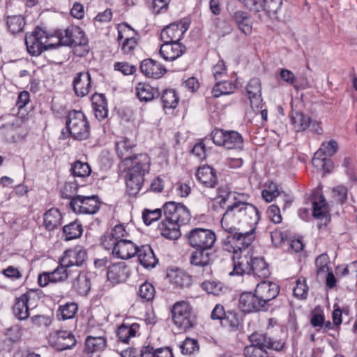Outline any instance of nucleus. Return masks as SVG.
I'll use <instances>...</instances> for the list:
<instances>
[{"label": "nucleus", "instance_id": "36", "mask_svg": "<svg viewBox=\"0 0 357 357\" xmlns=\"http://www.w3.org/2000/svg\"><path fill=\"white\" fill-rule=\"evenodd\" d=\"M139 330V324L133 323L132 324L123 323L117 331V336L119 340L128 343L130 338L137 335Z\"/></svg>", "mask_w": 357, "mask_h": 357}, {"label": "nucleus", "instance_id": "22", "mask_svg": "<svg viewBox=\"0 0 357 357\" xmlns=\"http://www.w3.org/2000/svg\"><path fill=\"white\" fill-rule=\"evenodd\" d=\"M246 91L252 109H259L262 102L261 84L259 78H252L246 86Z\"/></svg>", "mask_w": 357, "mask_h": 357}, {"label": "nucleus", "instance_id": "10", "mask_svg": "<svg viewBox=\"0 0 357 357\" xmlns=\"http://www.w3.org/2000/svg\"><path fill=\"white\" fill-rule=\"evenodd\" d=\"M163 214L165 219L184 225L190 220V213L188 208L181 203L168 202L163 206Z\"/></svg>", "mask_w": 357, "mask_h": 357}, {"label": "nucleus", "instance_id": "28", "mask_svg": "<svg viewBox=\"0 0 357 357\" xmlns=\"http://www.w3.org/2000/svg\"><path fill=\"white\" fill-rule=\"evenodd\" d=\"M180 225H181L175 222L164 218L159 224L158 229L163 237L171 240H176L178 239L181 234Z\"/></svg>", "mask_w": 357, "mask_h": 357}, {"label": "nucleus", "instance_id": "4", "mask_svg": "<svg viewBox=\"0 0 357 357\" xmlns=\"http://www.w3.org/2000/svg\"><path fill=\"white\" fill-rule=\"evenodd\" d=\"M174 324L181 330L186 331L193 327L195 315L190 304L184 301L175 303L171 308Z\"/></svg>", "mask_w": 357, "mask_h": 357}, {"label": "nucleus", "instance_id": "14", "mask_svg": "<svg viewBox=\"0 0 357 357\" xmlns=\"http://www.w3.org/2000/svg\"><path fill=\"white\" fill-rule=\"evenodd\" d=\"M135 146V142L128 137H121L116 142V153L121 159V167L133 165V161L138 155H131L132 150Z\"/></svg>", "mask_w": 357, "mask_h": 357}, {"label": "nucleus", "instance_id": "55", "mask_svg": "<svg viewBox=\"0 0 357 357\" xmlns=\"http://www.w3.org/2000/svg\"><path fill=\"white\" fill-rule=\"evenodd\" d=\"M155 288L149 282H145L140 285L138 294L142 299L146 301H149L153 299L155 296Z\"/></svg>", "mask_w": 357, "mask_h": 357}, {"label": "nucleus", "instance_id": "34", "mask_svg": "<svg viewBox=\"0 0 357 357\" xmlns=\"http://www.w3.org/2000/svg\"><path fill=\"white\" fill-rule=\"evenodd\" d=\"M106 347V338L103 335L98 336L89 335L85 340L84 351L87 354H93L102 351Z\"/></svg>", "mask_w": 357, "mask_h": 357}, {"label": "nucleus", "instance_id": "16", "mask_svg": "<svg viewBox=\"0 0 357 357\" xmlns=\"http://www.w3.org/2000/svg\"><path fill=\"white\" fill-rule=\"evenodd\" d=\"M255 291L261 299L260 301L268 309L270 302L279 294L280 287L275 282L263 280L257 284Z\"/></svg>", "mask_w": 357, "mask_h": 357}, {"label": "nucleus", "instance_id": "13", "mask_svg": "<svg viewBox=\"0 0 357 357\" xmlns=\"http://www.w3.org/2000/svg\"><path fill=\"white\" fill-rule=\"evenodd\" d=\"M260 300L255 291L254 294L251 292H243L239 297L238 306L240 309L245 313L268 310Z\"/></svg>", "mask_w": 357, "mask_h": 357}, {"label": "nucleus", "instance_id": "50", "mask_svg": "<svg viewBox=\"0 0 357 357\" xmlns=\"http://www.w3.org/2000/svg\"><path fill=\"white\" fill-rule=\"evenodd\" d=\"M24 18L22 15H13L8 17V28L13 34L21 32L24 29Z\"/></svg>", "mask_w": 357, "mask_h": 357}, {"label": "nucleus", "instance_id": "53", "mask_svg": "<svg viewBox=\"0 0 357 357\" xmlns=\"http://www.w3.org/2000/svg\"><path fill=\"white\" fill-rule=\"evenodd\" d=\"M325 316L324 311L319 308H314L310 313V324L319 331L324 324Z\"/></svg>", "mask_w": 357, "mask_h": 357}, {"label": "nucleus", "instance_id": "31", "mask_svg": "<svg viewBox=\"0 0 357 357\" xmlns=\"http://www.w3.org/2000/svg\"><path fill=\"white\" fill-rule=\"evenodd\" d=\"M136 96L140 101L149 102L159 96V91L147 83L139 82L135 86Z\"/></svg>", "mask_w": 357, "mask_h": 357}, {"label": "nucleus", "instance_id": "52", "mask_svg": "<svg viewBox=\"0 0 357 357\" xmlns=\"http://www.w3.org/2000/svg\"><path fill=\"white\" fill-rule=\"evenodd\" d=\"M71 170L74 176L80 178L88 177L91 172L89 165L87 162H83L79 160L74 162Z\"/></svg>", "mask_w": 357, "mask_h": 357}, {"label": "nucleus", "instance_id": "48", "mask_svg": "<svg viewBox=\"0 0 357 357\" xmlns=\"http://www.w3.org/2000/svg\"><path fill=\"white\" fill-rule=\"evenodd\" d=\"M252 271L259 278H267L270 273L265 261L262 258L252 257Z\"/></svg>", "mask_w": 357, "mask_h": 357}, {"label": "nucleus", "instance_id": "33", "mask_svg": "<svg viewBox=\"0 0 357 357\" xmlns=\"http://www.w3.org/2000/svg\"><path fill=\"white\" fill-rule=\"evenodd\" d=\"M92 105L94 115L97 119L102 121L107 117V105L103 94L95 93L92 97Z\"/></svg>", "mask_w": 357, "mask_h": 357}, {"label": "nucleus", "instance_id": "64", "mask_svg": "<svg viewBox=\"0 0 357 357\" xmlns=\"http://www.w3.org/2000/svg\"><path fill=\"white\" fill-rule=\"evenodd\" d=\"M114 67L115 70L120 71L124 75H132L136 70L135 66L127 62H116Z\"/></svg>", "mask_w": 357, "mask_h": 357}, {"label": "nucleus", "instance_id": "26", "mask_svg": "<svg viewBox=\"0 0 357 357\" xmlns=\"http://www.w3.org/2000/svg\"><path fill=\"white\" fill-rule=\"evenodd\" d=\"M250 340L259 347L266 349H270L275 351H281L284 347V344L278 340H275L268 337L266 334H252L250 336Z\"/></svg>", "mask_w": 357, "mask_h": 357}, {"label": "nucleus", "instance_id": "3", "mask_svg": "<svg viewBox=\"0 0 357 357\" xmlns=\"http://www.w3.org/2000/svg\"><path fill=\"white\" fill-rule=\"evenodd\" d=\"M66 127L73 138L84 140L89 137L90 126L82 111L72 110L68 112Z\"/></svg>", "mask_w": 357, "mask_h": 357}, {"label": "nucleus", "instance_id": "21", "mask_svg": "<svg viewBox=\"0 0 357 357\" xmlns=\"http://www.w3.org/2000/svg\"><path fill=\"white\" fill-rule=\"evenodd\" d=\"M75 93L78 97L87 96L91 90V77L88 71L77 73L73 82Z\"/></svg>", "mask_w": 357, "mask_h": 357}, {"label": "nucleus", "instance_id": "1", "mask_svg": "<svg viewBox=\"0 0 357 357\" xmlns=\"http://www.w3.org/2000/svg\"><path fill=\"white\" fill-rule=\"evenodd\" d=\"M218 194L215 202L222 208H226L220 222L226 231L232 233L241 229L255 230L259 215L255 206L238 199L236 192L229 191L227 187L219 188Z\"/></svg>", "mask_w": 357, "mask_h": 357}, {"label": "nucleus", "instance_id": "51", "mask_svg": "<svg viewBox=\"0 0 357 357\" xmlns=\"http://www.w3.org/2000/svg\"><path fill=\"white\" fill-rule=\"evenodd\" d=\"M225 326L230 328L231 330H238L241 326V317L235 311L227 312L226 316L223 321Z\"/></svg>", "mask_w": 357, "mask_h": 357}, {"label": "nucleus", "instance_id": "8", "mask_svg": "<svg viewBox=\"0 0 357 357\" xmlns=\"http://www.w3.org/2000/svg\"><path fill=\"white\" fill-rule=\"evenodd\" d=\"M98 196L77 195L70 202V208L77 214L93 215L100 208Z\"/></svg>", "mask_w": 357, "mask_h": 357}, {"label": "nucleus", "instance_id": "42", "mask_svg": "<svg viewBox=\"0 0 357 357\" xmlns=\"http://www.w3.org/2000/svg\"><path fill=\"white\" fill-rule=\"evenodd\" d=\"M73 273H77V269H69L63 266L62 261H59V265L52 272H50L52 277V282H63L69 277L73 276Z\"/></svg>", "mask_w": 357, "mask_h": 357}, {"label": "nucleus", "instance_id": "5", "mask_svg": "<svg viewBox=\"0 0 357 357\" xmlns=\"http://www.w3.org/2000/svg\"><path fill=\"white\" fill-rule=\"evenodd\" d=\"M255 230L251 229H241L235 230L231 235L228 236L227 243H225L224 249L234 255L241 253L245 250L255 239Z\"/></svg>", "mask_w": 357, "mask_h": 357}, {"label": "nucleus", "instance_id": "45", "mask_svg": "<svg viewBox=\"0 0 357 357\" xmlns=\"http://www.w3.org/2000/svg\"><path fill=\"white\" fill-rule=\"evenodd\" d=\"M77 311L78 305L75 302H68L59 307L57 317L62 320L71 319L75 317Z\"/></svg>", "mask_w": 357, "mask_h": 357}, {"label": "nucleus", "instance_id": "37", "mask_svg": "<svg viewBox=\"0 0 357 357\" xmlns=\"http://www.w3.org/2000/svg\"><path fill=\"white\" fill-rule=\"evenodd\" d=\"M233 19L236 23L238 29L245 35H250L252 30V22L248 15L241 10L235 12Z\"/></svg>", "mask_w": 357, "mask_h": 357}, {"label": "nucleus", "instance_id": "17", "mask_svg": "<svg viewBox=\"0 0 357 357\" xmlns=\"http://www.w3.org/2000/svg\"><path fill=\"white\" fill-rule=\"evenodd\" d=\"M49 342L57 350L63 351L75 346V336L69 331H60L50 335Z\"/></svg>", "mask_w": 357, "mask_h": 357}, {"label": "nucleus", "instance_id": "15", "mask_svg": "<svg viewBox=\"0 0 357 357\" xmlns=\"http://www.w3.org/2000/svg\"><path fill=\"white\" fill-rule=\"evenodd\" d=\"M86 257V250L82 246L77 245L66 250L59 259L60 261H62L63 266L72 269L75 266L79 267L82 266Z\"/></svg>", "mask_w": 357, "mask_h": 357}, {"label": "nucleus", "instance_id": "6", "mask_svg": "<svg viewBox=\"0 0 357 357\" xmlns=\"http://www.w3.org/2000/svg\"><path fill=\"white\" fill-rule=\"evenodd\" d=\"M214 144L227 149H243V139L240 133L234 130L216 128L211 132Z\"/></svg>", "mask_w": 357, "mask_h": 357}, {"label": "nucleus", "instance_id": "12", "mask_svg": "<svg viewBox=\"0 0 357 357\" xmlns=\"http://www.w3.org/2000/svg\"><path fill=\"white\" fill-rule=\"evenodd\" d=\"M47 40V32L39 27L36 28L31 33L26 34L25 37L28 52L32 56L40 55L45 51V44Z\"/></svg>", "mask_w": 357, "mask_h": 357}, {"label": "nucleus", "instance_id": "41", "mask_svg": "<svg viewBox=\"0 0 357 357\" xmlns=\"http://www.w3.org/2000/svg\"><path fill=\"white\" fill-rule=\"evenodd\" d=\"M77 274L73 282V289L80 295H86L91 289V282L85 273H74Z\"/></svg>", "mask_w": 357, "mask_h": 357}, {"label": "nucleus", "instance_id": "35", "mask_svg": "<svg viewBox=\"0 0 357 357\" xmlns=\"http://www.w3.org/2000/svg\"><path fill=\"white\" fill-rule=\"evenodd\" d=\"M68 33H71V39L66 38L64 45L75 47L87 44L88 40L84 33L78 26H68Z\"/></svg>", "mask_w": 357, "mask_h": 357}, {"label": "nucleus", "instance_id": "2", "mask_svg": "<svg viewBox=\"0 0 357 357\" xmlns=\"http://www.w3.org/2000/svg\"><path fill=\"white\" fill-rule=\"evenodd\" d=\"M151 159L146 153H140L135 158L133 165L123 167L126 170L127 192L130 196H135L140 191L144 176L150 170Z\"/></svg>", "mask_w": 357, "mask_h": 357}, {"label": "nucleus", "instance_id": "29", "mask_svg": "<svg viewBox=\"0 0 357 357\" xmlns=\"http://www.w3.org/2000/svg\"><path fill=\"white\" fill-rule=\"evenodd\" d=\"M137 255L139 262L145 268H153L158 263L151 247L149 245L137 246Z\"/></svg>", "mask_w": 357, "mask_h": 357}, {"label": "nucleus", "instance_id": "49", "mask_svg": "<svg viewBox=\"0 0 357 357\" xmlns=\"http://www.w3.org/2000/svg\"><path fill=\"white\" fill-rule=\"evenodd\" d=\"M165 109H174L178 103V96L173 89H165L161 97Z\"/></svg>", "mask_w": 357, "mask_h": 357}, {"label": "nucleus", "instance_id": "43", "mask_svg": "<svg viewBox=\"0 0 357 357\" xmlns=\"http://www.w3.org/2000/svg\"><path fill=\"white\" fill-rule=\"evenodd\" d=\"M167 277L173 284L180 287H188L191 283V278L180 269L170 271Z\"/></svg>", "mask_w": 357, "mask_h": 357}, {"label": "nucleus", "instance_id": "18", "mask_svg": "<svg viewBox=\"0 0 357 357\" xmlns=\"http://www.w3.org/2000/svg\"><path fill=\"white\" fill-rule=\"evenodd\" d=\"M188 29V26L185 23H172L162 30L160 38L163 43L179 42Z\"/></svg>", "mask_w": 357, "mask_h": 357}, {"label": "nucleus", "instance_id": "7", "mask_svg": "<svg viewBox=\"0 0 357 357\" xmlns=\"http://www.w3.org/2000/svg\"><path fill=\"white\" fill-rule=\"evenodd\" d=\"M190 245L195 249L211 250L216 241V235L211 229L195 228L188 234Z\"/></svg>", "mask_w": 357, "mask_h": 357}, {"label": "nucleus", "instance_id": "46", "mask_svg": "<svg viewBox=\"0 0 357 357\" xmlns=\"http://www.w3.org/2000/svg\"><path fill=\"white\" fill-rule=\"evenodd\" d=\"M236 89V85L229 81L217 82L212 89L211 93L214 98H218L222 95L232 93Z\"/></svg>", "mask_w": 357, "mask_h": 357}, {"label": "nucleus", "instance_id": "61", "mask_svg": "<svg viewBox=\"0 0 357 357\" xmlns=\"http://www.w3.org/2000/svg\"><path fill=\"white\" fill-rule=\"evenodd\" d=\"M22 125L23 121L22 119L15 118L12 122L3 125L1 129L4 134H8L9 132L15 134L17 130L22 128Z\"/></svg>", "mask_w": 357, "mask_h": 357}, {"label": "nucleus", "instance_id": "57", "mask_svg": "<svg viewBox=\"0 0 357 357\" xmlns=\"http://www.w3.org/2000/svg\"><path fill=\"white\" fill-rule=\"evenodd\" d=\"M317 266V274H325L329 271V257L326 254L319 255L315 261Z\"/></svg>", "mask_w": 357, "mask_h": 357}, {"label": "nucleus", "instance_id": "9", "mask_svg": "<svg viewBox=\"0 0 357 357\" xmlns=\"http://www.w3.org/2000/svg\"><path fill=\"white\" fill-rule=\"evenodd\" d=\"M109 241V243H102V245L107 250H112L113 256L116 258L128 259L137 253V245L129 239L119 241H115V239Z\"/></svg>", "mask_w": 357, "mask_h": 357}, {"label": "nucleus", "instance_id": "58", "mask_svg": "<svg viewBox=\"0 0 357 357\" xmlns=\"http://www.w3.org/2000/svg\"><path fill=\"white\" fill-rule=\"evenodd\" d=\"M161 217V209L154 210L144 209L142 212V218L146 225H151L153 222L158 220Z\"/></svg>", "mask_w": 357, "mask_h": 357}, {"label": "nucleus", "instance_id": "32", "mask_svg": "<svg viewBox=\"0 0 357 357\" xmlns=\"http://www.w3.org/2000/svg\"><path fill=\"white\" fill-rule=\"evenodd\" d=\"M211 250L196 249L193 251L190 257V263L191 265L205 268L210 265L211 263Z\"/></svg>", "mask_w": 357, "mask_h": 357}, {"label": "nucleus", "instance_id": "59", "mask_svg": "<svg viewBox=\"0 0 357 357\" xmlns=\"http://www.w3.org/2000/svg\"><path fill=\"white\" fill-rule=\"evenodd\" d=\"M181 352L183 354H192L199 349L197 340L191 338H186L181 345Z\"/></svg>", "mask_w": 357, "mask_h": 357}, {"label": "nucleus", "instance_id": "39", "mask_svg": "<svg viewBox=\"0 0 357 357\" xmlns=\"http://www.w3.org/2000/svg\"><path fill=\"white\" fill-rule=\"evenodd\" d=\"M312 202L314 217L320 218L326 216L328 213V204L324 195L319 193L314 194Z\"/></svg>", "mask_w": 357, "mask_h": 357}, {"label": "nucleus", "instance_id": "20", "mask_svg": "<svg viewBox=\"0 0 357 357\" xmlns=\"http://www.w3.org/2000/svg\"><path fill=\"white\" fill-rule=\"evenodd\" d=\"M240 254L241 253H238V255L233 254L234 269L233 271L230 273V275H243L247 274L248 279H254V275H250L252 272V256L250 255L242 256Z\"/></svg>", "mask_w": 357, "mask_h": 357}, {"label": "nucleus", "instance_id": "38", "mask_svg": "<svg viewBox=\"0 0 357 357\" xmlns=\"http://www.w3.org/2000/svg\"><path fill=\"white\" fill-rule=\"evenodd\" d=\"M291 123L296 132H302L309 128L310 118L301 112L292 110Z\"/></svg>", "mask_w": 357, "mask_h": 357}, {"label": "nucleus", "instance_id": "24", "mask_svg": "<svg viewBox=\"0 0 357 357\" xmlns=\"http://www.w3.org/2000/svg\"><path fill=\"white\" fill-rule=\"evenodd\" d=\"M186 50L185 46L179 42L164 43L160 49V54L165 61H174Z\"/></svg>", "mask_w": 357, "mask_h": 357}, {"label": "nucleus", "instance_id": "11", "mask_svg": "<svg viewBox=\"0 0 357 357\" xmlns=\"http://www.w3.org/2000/svg\"><path fill=\"white\" fill-rule=\"evenodd\" d=\"M38 298L34 292H26L15 299L13 312L16 318L25 320L29 317V310L36 306Z\"/></svg>", "mask_w": 357, "mask_h": 357}, {"label": "nucleus", "instance_id": "40", "mask_svg": "<svg viewBox=\"0 0 357 357\" xmlns=\"http://www.w3.org/2000/svg\"><path fill=\"white\" fill-rule=\"evenodd\" d=\"M62 216L56 208H51L44 214V225L47 230L56 229L61 223Z\"/></svg>", "mask_w": 357, "mask_h": 357}, {"label": "nucleus", "instance_id": "44", "mask_svg": "<svg viewBox=\"0 0 357 357\" xmlns=\"http://www.w3.org/2000/svg\"><path fill=\"white\" fill-rule=\"evenodd\" d=\"M130 234L126 229V227L119 224L112 229L111 235H107L103 237L102 243H109V239H115V241L127 240Z\"/></svg>", "mask_w": 357, "mask_h": 357}, {"label": "nucleus", "instance_id": "60", "mask_svg": "<svg viewBox=\"0 0 357 357\" xmlns=\"http://www.w3.org/2000/svg\"><path fill=\"white\" fill-rule=\"evenodd\" d=\"M77 190V185L73 182H67L61 190V197L64 199H70L75 197L74 195Z\"/></svg>", "mask_w": 357, "mask_h": 357}, {"label": "nucleus", "instance_id": "30", "mask_svg": "<svg viewBox=\"0 0 357 357\" xmlns=\"http://www.w3.org/2000/svg\"><path fill=\"white\" fill-rule=\"evenodd\" d=\"M197 178L208 188H213L218 180L215 170L209 166L199 167L197 171Z\"/></svg>", "mask_w": 357, "mask_h": 357}, {"label": "nucleus", "instance_id": "25", "mask_svg": "<svg viewBox=\"0 0 357 357\" xmlns=\"http://www.w3.org/2000/svg\"><path fill=\"white\" fill-rule=\"evenodd\" d=\"M140 70L144 75L153 79H158L166 73V69L162 64L151 59L142 61Z\"/></svg>", "mask_w": 357, "mask_h": 357}, {"label": "nucleus", "instance_id": "63", "mask_svg": "<svg viewBox=\"0 0 357 357\" xmlns=\"http://www.w3.org/2000/svg\"><path fill=\"white\" fill-rule=\"evenodd\" d=\"M264 11L268 15H274L280 8L282 0H264Z\"/></svg>", "mask_w": 357, "mask_h": 357}, {"label": "nucleus", "instance_id": "47", "mask_svg": "<svg viewBox=\"0 0 357 357\" xmlns=\"http://www.w3.org/2000/svg\"><path fill=\"white\" fill-rule=\"evenodd\" d=\"M82 226L77 221L70 222L63 228L65 240L70 241L79 237L82 234Z\"/></svg>", "mask_w": 357, "mask_h": 357}, {"label": "nucleus", "instance_id": "56", "mask_svg": "<svg viewBox=\"0 0 357 357\" xmlns=\"http://www.w3.org/2000/svg\"><path fill=\"white\" fill-rule=\"evenodd\" d=\"M243 354L245 357H267L268 353L266 349L259 347L255 343L244 348Z\"/></svg>", "mask_w": 357, "mask_h": 357}, {"label": "nucleus", "instance_id": "54", "mask_svg": "<svg viewBox=\"0 0 357 357\" xmlns=\"http://www.w3.org/2000/svg\"><path fill=\"white\" fill-rule=\"evenodd\" d=\"M308 287L306 284V280L303 277L299 278L296 280V286L293 289L294 295L298 298L303 299L307 296Z\"/></svg>", "mask_w": 357, "mask_h": 357}, {"label": "nucleus", "instance_id": "27", "mask_svg": "<svg viewBox=\"0 0 357 357\" xmlns=\"http://www.w3.org/2000/svg\"><path fill=\"white\" fill-rule=\"evenodd\" d=\"M262 197L266 202H271L274 199H278L277 202L282 204V208L285 210L289 208L292 202L291 197L283 192H280L278 189L272 190L271 186L269 189L263 190L261 192Z\"/></svg>", "mask_w": 357, "mask_h": 357}, {"label": "nucleus", "instance_id": "62", "mask_svg": "<svg viewBox=\"0 0 357 357\" xmlns=\"http://www.w3.org/2000/svg\"><path fill=\"white\" fill-rule=\"evenodd\" d=\"M232 31L231 24L225 21L216 19L215 22V32L220 36H225L230 33Z\"/></svg>", "mask_w": 357, "mask_h": 357}, {"label": "nucleus", "instance_id": "23", "mask_svg": "<svg viewBox=\"0 0 357 357\" xmlns=\"http://www.w3.org/2000/svg\"><path fill=\"white\" fill-rule=\"evenodd\" d=\"M129 275L130 268L123 261L113 264L108 267L107 276L114 284L125 282Z\"/></svg>", "mask_w": 357, "mask_h": 357}, {"label": "nucleus", "instance_id": "19", "mask_svg": "<svg viewBox=\"0 0 357 357\" xmlns=\"http://www.w3.org/2000/svg\"><path fill=\"white\" fill-rule=\"evenodd\" d=\"M338 149L337 143L334 140L323 142L314 155L312 163L315 167H324L325 165L324 157L330 158L333 156Z\"/></svg>", "mask_w": 357, "mask_h": 357}]
</instances>
